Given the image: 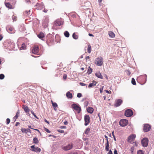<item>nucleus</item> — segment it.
<instances>
[{"label": "nucleus", "instance_id": "obj_41", "mask_svg": "<svg viewBox=\"0 0 154 154\" xmlns=\"http://www.w3.org/2000/svg\"><path fill=\"white\" fill-rule=\"evenodd\" d=\"M82 96V94L80 93H79L77 94V97L79 98L81 97Z\"/></svg>", "mask_w": 154, "mask_h": 154}, {"label": "nucleus", "instance_id": "obj_5", "mask_svg": "<svg viewBox=\"0 0 154 154\" xmlns=\"http://www.w3.org/2000/svg\"><path fill=\"white\" fill-rule=\"evenodd\" d=\"M72 107L74 110L77 111L78 113H79L81 111V107L75 104H73Z\"/></svg>", "mask_w": 154, "mask_h": 154}, {"label": "nucleus", "instance_id": "obj_9", "mask_svg": "<svg viewBox=\"0 0 154 154\" xmlns=\"http://www.w3.org/2000/svg\"><path fill=\"white\" fill-rule=\"evenodd\" d=\"M35 6L36 7L35 8L39 10H41L45 8L44 4L42 2L40 4H37Z\"/></svg>", "mask_w": 154, "mask_h": 154}, {"label": "nucleus", "instance_id": "obj_28", "mask_svg": "<svg viewBox=\"0 0 154 154\" xmlns=\"http://www.w3.org/2000/svg\"><path fill=\"white\" fill-rule=\"evenodd\" d=\"M65 36L66 37H69V32L67 31H66L64 33Z\"/></svg>", "mask_w": 154, "mask_h": 154}, {"label": "nucleus", "instance_id": "obj_19", "mask_svg": "<svg viewBox=\"0 0 154 154\" xmlns=\"http://www.w3.org/2000/svg\"><path fill=\"white\" fill-rule=\"evenodd\" d=\"M51 102L54 109L55 111L57 110V103L55 102H54L52 100H51Z\"/></svg>", "mask_w": 154, "mask_h": 154}, {"label": "nucleus", "instance_id": "obj_58", "mask_svg": "<svg viewBox=\"0 0 154 154\" xmlns=\"http://www.w3.org/2000/svg\"><path fill=\"white\" fill-rule=\"evenodd\" d=\"M104 137H105V138H106V140L107 142V141H108V137L106 135H105Z\"/></svg>", "mask_w": 154, "mask_h": 154}, {"label": "nucleus", "instance_id": "obj_53", "mask_svg": "<svg viewBox=\"0 0 154 154\" xmlns=\"http://www.w3.org/2000/svg\"><path fill=\"white\" fill-rule=\"evenodd\" d=\"M63 123L65 125H67L68 124V122L66 121H65Z\"/></svg>", "mask_w": 154, "mask_h": 154}, {"label": "nucleus", "instance_id": "obj_64", "mask_svg": "<svg viewBox=\"0 0 154 154\" xmlns=\"http://www.w3.org/2000/svg\"><path fill=\"white\" fill-rule=\"evenodd\" d=\"M89 56H86L85 57V59L86 60H87L88 59H89Z\"/></svg>", "mask_w": 154, "mask_h": 154}, {"label": "nucleus", "instance_id": "obj_1", "mask_svg": "<svg viewBox=\"0 0 154 154\" xmlns=\"http://www.w3.org/2000/svg\"><path fill=\"white\" fill-rule=\"evenodd\" d=\"M14 43L10 40H7L4 43V48L6 49L9 50L12 49L14 47Z\"/></svg>", "mask_w": 154, "mask_h": 154}, {"label": "nucleus", "instance_id": "obj_55", "mask_svg": "<svg viewBox=\"0 0 154 154\" xmlns=\"http://www.w3.org/2000/svg\"><path fill=\"white\" fill-rule=\"evenodd\" d=\"M35 147L34 145H32L31 146V148L32 149H35Z\"/></svg>", "mask_w": 154, "mask_h": 154}, {"label": "nucleus", "instance_id": "obj_46", "mask_svg": "<svg viewBox=\"0 0 154 154\" xmlns=\"http://www.w3.org/2000/svg\"><path fill=\"white\" fill-rule=\"evenodd\" d=\"M79 84L80 85H81V86H85L86 85V84L83 83H82V82H80L79 83Z\"/></svg>", "mask_w": 154, "mask_h": 154}, {"label": "nucleus", "instance_id": "obj_21", "mask_svg": "<svg viewBox=\"0 0 154 154\" xmlns=\"http://www.w3.org/2000/svg\"><path fill=\"white\" fill-rule=\"evenodd\" d=\"M31 150L33 152H40L41 150V149L37 147H35V149H32Z\"/></svg>", "mask_w": 154, "mask_h": 154}, {"label": "nucleus", "instance_id": "obj_18", "mask_svg": "<svg viewBox=\"0 0 154 154\" xmlns=\"http://www.w3.org/2000/svg\"><path fill=\"white\" fill-rule=\"evenodd\" d=\"M66 96L69 99H72V94L69 91H68L66 93Z\"/></svg>", "mask_w": 154, "mask_h": 154}, {"label": "nucleus", "instance_id": "obj_17", "mask_svg": "<svg viewBox=\"0 0 154 154\" xmlns=\"http://www.w3.org/2000/svg\"><path fill=\"white\" fill-rule=\"evenodd\" d=\"M21 130L23 133H26L27 132H31V130L29 129H25L21 128Z\"/></svg>", "mask_w": 154, "mask_h": 154}, {"label": "nucleus", "instance_id": "obj_25", "mask_svg": "<svg viewBox=\"0 0 154 154\" xmlns=\"http://www.w3.org/2000/svg\"><path fill=\"white\" fill-rule=\"evenodd\" d=\"M96 85V82L95 81H93L92 83L89 84L88 87L90 88L92 87L95 85Z\"/></svg>", "mask_w": 154, "mask_h": 154}, {"label": "nucleus", "instance_id": "obj_7", "mask_svg": "<svg viewBox=\"0 0 154 154\" xmlns=\"http://www.w3.org/2000/svg\"><path fill=\"white\" fill-rule=\"evenodd\" d=\"M85 125H87L90 122V117L89 115H85L84 116Z\"/></svg>", "mask_w": 154, "mask_h": 154}, {"label": "nucleus", "instance_id": "obj_59", "mask_svg": "<svg viewBox=\"0 0 154 154\" xmlns=\"http://www.w3.org/2000/svg\"><path fill=\"white\" fill-rule=\"evenodd\" d=\"M106 93H108V94H109L110 93V92H111V91H108V90H106Z\"/></svg>", "mask_w": 154, "mask_h": 154}, {"label": "nucleus", "instance_id": "obj_60", "mask_svg": "<svg viewBox=\"0 0 154 154\" xmlns=\"http://www.w3.org/2000/svg\"><path fill=\"white\" fill-rule=\"evenodd\" d=\"M88 35L90 36H92V37H93L94 36V35L91 34V33H89L88 34Z\"/></svg>", "mask_w": 154, "mask_h": 154}, {"label": "nucleus", "instance_id": "obj_3", "mask_svg": "<svg viewBox=\"0 0 154 154\" xmlns=\"http://www.w3.org/2000/svg\"><path fill=\"white\" fill-rule=\"evenodd\" d=\"M141 142L143 146L146 147L148 145V140L147 138H144L141 140Z\"/></svg>", "mask_w": 154, "mask_h": 154}, {"label": "nucleus", "instance_id": "obj_39", "mask_svg": "<svg viewBox=\"0 0 154 154\" xmlns=\"http://www.w3.org/2000/svg\"><path fill=\"white\" fill-rule=\"evenodd\" d=\"M17 17L15 16H12V20L14 21H16L17 20Z\"/></svg>", "mask_w": 154, "mask_h": 154}, {"label": "nucleus", "instance_id": "obj_27", "mask_svg": "<svg viewBox=\"0 0 154 154\" xmlns=\"http://www.w3.org/2000/svg\"><path fill=\"white\" fill-rule=\"evenodd\" d=\"M94 109L93 108L91 107H89L87 109V111L90 113L91 114L93 113Z\"/></svg>", "mask_w": 154, "mask_h": 154}, {"label": "nucleus", "instance_id": "obj_50", "mask_svg": "<svg viewBox=\"0 0 154 154\" xmlns=\"http://www.w3.org/2000/svg\"><path fill=\"white\" fill-rule=\"evenodd\" d=\"M108 154H113L111 150H110L108 152Z\"/></svg>", "mask_w": 154, "mask_h": 154}, {"label": "nucleus", "instance_id": "obj_6", "mask_svg": "<svg viewBox=\"0 0 154 154\" xmlns=\"http://www.w3.org/2000/svg\"><path fill=\"white\" fill-rule=\"evenodd\" d=\"M133 114L132 111L130 109H128L125 110V116L129 117L131 116Z\"/></svg>", "mask_w": 154, "mask_h": 154}, {"label": "nucleus", "instance_id": "obj_61", "mask_svg": "<svg viewBox=\"0 0 154 154\" xmlns=\"http://www.w3.org/2000/svg\"><path fill=\"white\" fill-rule=\"evenodd\" d=\"M20 124V123L18 122H17L16 123V124H15V126H18L19 124Z\"/></svg>", "mask_w": 154, "mask_h": 154}, {"label": "nucleus", "instance_id": "obj_37", "mask_svg": "<svg viewBox=\"0 0 154 154\" xmlns=\"http://www.w3.org/2000/svg\"><path fill=\"white\" fill-rule=\"evenodd\" d=\"M5 77V76L3 74H0V79H4Z\"/></svg>", "mask_w": 154, "mask_h": 154}, {"label": "nucleus", "instance_id": "obj_43", "mask_svg": "<svg viewBox=\"0 0 154 154\" xmlns=\"http://www.w3.org/2000/svg\"><path fill=\"white\" fill-rule=\"evenodd\" d=\"M126 71L128 75H129L131 74V72L129 70H127Z\"/></svg>", "mask_w": 154, "mask_h": 154}, {"label": "nucleus", "instance_id": "obj_8", "mask_svg": "<svg viewBox=\"0 0 154 154\" xmlns=\"http://www.w3.org/2000/svg\"><path fill=\"white\" fill-rule=\"evenodd\" d=\"M73 145L72 143L69 144L68 145L63 146L62 149L65 151H67L71 149L73 147Z\"/></svg>", "mask_w": 154, "mask_h": 154}, {"label": "nucleus", "instance_id": "obj_33", "mask_svg": "<svg viewBox=\"0 0 154 154\" xmlns=\"http://www.w3.org/2000/svg\"><path fill=\"white\" fill-rule=\"evenodd\" d=\"M33 142L36 144L38 143V141L37 138L35 137L33 138Z\"/></svg>", "mask_w": 154, "mask_h": 154}, {"label": "nucleus", "instance_id": "obj_51", "mask_svg": "<svg viewBox=\"0 0 154 154\" xmlns=\"http://www.w3.org/2000/svg\"><path fill=\"white\" fill-rule=\"evenodd\" d=\"M102 0H98V3L100 5H101V2Z\"/></svg>", "mask_w": 154, "mask_h": 154}, {"label": "nucleus", "instance_id": "obj_42", "mask_svg": "<svg viewBox=\"0 0 154 154\" xmlns=\"http://www.w3.org/2000/svg\"><path fill=\"white\" fill-rule=\"evenodd\" d=\"M134 147L132 146L131 148V153H133L134 150Z\"/></svg>", "mask_w": 154, "mask_h": 154}, {"label": "nucleus", "instance_id": "obj_13", "mask_svg": "<svg viewBox=\"0 0 154 154\" xmlns=\"http://www.w3.org/2000/svg\"><path fill=\"white\" fill-rule=\"evenodd\" d=\"M122 101L121 99H118L116 100L114 106L116 107H118L120 106L122 103Z\"/></svg>", "mask_w": 154, "mask_h": 154}, {"label": "nucleus", "instance_id": "obj_62", "mask_svg": "<svg viewBox=\"0 0 154 154\" xmlns=\"http://www.w3.org/2000/svg\"><path fill=\"white\" fill-rule=\"evenodd\" d=\"M2 38L3 36L1 35H0V41L2 40Z\"/></svg>", "mask_w": 154, "mask_h": 154}, {"label": "nucleus", "instance_id": "obj_35", "mask_svg": "<svg viewBox=\"0 0 154 154\" xmlns=\"http://www.w3.org/2000/svg\"><path fill=\"white\" fill-rule=\"evenodd\" d=\"M131 83L133 85H136L135 81L134 78H132Z\"/></svg>", "mask_w": 154, "mask_h": 154}, {"label": "nucleus", "instance_id": "obj_16", "mask_svg": "<svg viewBox=\"0 0 154 154\" xmlns=\"http://www.w3.org/2000/svg\"><path fill=\"white\" fill-rule=\"evenodd\" d=\"M23 108L24 109L25 112L26 113H29V109L28 107L25 105H23Z\"/></svg>", "mask_w": 154, "mask_h": 154}, {"label": "nucleus", "instance_id": "obj_29", "mask_svg": "<svg viewBox=\"0 0 154 154\" xmlns=\"http://www.w3.org/2000/svg\"><path fill=\"white\" fill-rule=\"evenodd\" d=\"M72 37L75 39H77L78 38V35H76L75 33H74L72 34Z\"/></svg>", "mask_w": 154, "mask_h": 154}, {"label": "nucleus", "instance_id": "obj_40", "mask_svg": "<svg viewBox=\"0 0 154 154\" xmlns=\"http://www.w3.org/2000/svg\"><path fill=\"white\" fill-rule=\"evenodd\" d=\"M10 120L9 119L7 118L6 119V124L7 125L8 124L10 123Z\"/></svg>", "mask_w": 154, "mask_h": 154}, {"label": "nucleus", "instance_id": "obj_14", "mask_svg": "<svg viewBox=\"0 0 154 154\" xmlns=\"http://www.w3.org/2000/svg\"><path fill=\"white\" fill-rule=\"evenodd\" d=\"M54 24L56 26H60L63 24V22L60 19H58L54 22Z\"/></svg>", "mask_w": 154, "mask_h": 154}, {"label": "nucleus", "instance_id": "obj_34", "mask_svg": "<svg viewBox=\"0 0 154 154\" xmlns=\"http://www.w3.org/2000/svg\"><path fill=\"white\" fill-rule=\"evenodd\" d=\"M90 131V128H87L85 131L84 132V133L85 134H88Z\"/></svg>", "mask_w": 154, "mask_h": 154}, {"label": "nucleus", "instance_id": "obj_54", "mask_svg": "<svg viewBox=\"0 0 154 154\" xmlns=\"http://www.w3.org/2000/svg\"><path fill=\"white\" fill-rule=\"evenodd\" d=\"M48 11V10L45 8H44V10H43V11L45 13H47Z\"/></svg>", "mask_w": 154, "mask_h": 154}, {"label": "nucleus", "instance_id": "obj_38", "mask_svg": "<svg viewBox=\"0 0 154 154\" xmlns=\"http://www.w3.org/2000/svg\"><path fill=\"white\" fill-rule=\"evenodd\" d=\"M31 112L32 114L35 117L36 119H38V118L37 117L35 114L34 113V112L32 110H31Z\"/></svg>", "mask_w": 154, "mask_h": 154}, {"label": "nucleus", "instance_id": "obj_10", "mask_svg": "<svg viewBox=\"0 0 154 154\" xmlns=\"http://www.w3.org/2000/svg\"><path fill=\"white\" fill-rule=\"evenodd\" d=\"M151 126L148 124L144 125L143 130L145 132L148 131L151 128Z\"/></svg>", "mask_w": 154, "mask_h": 154}, {"label": "nucleus", "instance_id": "obj_15", "mask_svg": "<svg viewBox=\"0 0 154 154\" xmlns=\"http://www.w3.org/2000/svg\"><path fill=\"white\" fill-rule=\"evenodd\" d=\"M6 30L10 33H13L15 32L14 29L12 27H8L6 28Z\"/></svg>", "mask_w": 154, "mask_h": 154}, {"label": "nucleus", "instance_id": "obj_26", "mask_svg": "<svg viewBox=\"0 0 154 154\" xmlns=\"http://www.w3.org/2000/svg\"><path fill=\"white\" fill-rule=\"evenodd\" d=\"M109 36L112 38H113L115 36V34L112 31H109L108 32Z\"/></svg>", "mask_w": 154, "mask_h": 154}, {"label": "nucleus", "instance_id": "obj_32", "mask_svg": "<svg viewBox=\"0 0 154 154\" xmlns=\"http://www.w3.org/2000/svg\"><path fill=\"white\" fill-rule=\"evenodd\" d=\"M91 51V47L90 45H88V48L87 49L88 52L89 53H90Z\"/></svg>", "mask_w": 154, "mask_h": 154}, {"label": "nucleus", "instance_id": "obj_31", "mask_svg": "<svg viewBox=\"0 0 154 154\" xmlns=\"http://www.w3.org/2000/svg\"><path fill=\"white\" fill-rule=\"evenodd\" d=\"M92 69L91 68L90 66H89L88 67V70L87 73H88V74H90L92 72Z\"/></svg>", "mask_w": 154, "mask_h": 154}, {"label": "nucleus", "instance_id": "obj_56", "mask_svg": "<svg viewBox=\"0 0 154 154\" xmlns=\"http://www.w3.org/2000/svg\"><path fill=\"white\" fill-rule=\"evenodd\" d=\"M103 88H100V93H102L103 92Z\"/></svg>", "mask_w": 154, "mask_h": 154}, {"label": "nucleus", "instance_id": "obj_47", "mask_svg": "<svg viewBox=\"0 0 154 154\" xmlns=\"http://www.w3.org/2000/svg\"><path fill=\"white\" fill-rule=\"evenodd\" d=\"M67 77V75L66 74H64L63 75V79H66Z\"/></svg>", "mask_w": 154, "mask_h": 154}, {"label": "nucleus", "instance_id": "obj_49", "mask_svg": "<svg viewBox=\"0 0 154 154\" xmlns=\"http://www.w3.org/2000/svg\"><path fill=\"white\" fill-rule=\"evenodd\" d=\"M60 128L61 129H64V128H66V127L65 126H61L60 127Z\"/></svg>", "mask_w": 154, "mask_h": 154}, {"label": "nucleus", "instance_id": "obj_23", "mask_svg": "<svg viewBox=\"0 0 154 154\" xmlns=\"http://www.w3.org/2000/svg\"><path fill=\"white\" fill-rule=\"evenodd\" d=\"M109 143L108 141L106 142V143L105 144V150L106 151H108L109 150Z\"/></svg>", "mask_w": 154, "mask_h": 154}, {"label": "nucleus", "instance_id": "obj_45", "mask_svg": "<svg viewBox=\"0 0 154 154\" xmlns=\"http://www.w3.org/2000/svg\"><path fill=\"white\" fill-rule=\"evenodd\" d=\"M45 131L47 132L48 133H50V131H49V130L47 128H45Z\"/></svg>", "mask_w": 154, "mask_h": 154}, {"label": "nucleus", "instance_id": "obj_36", "mask_svg": "<svg viewBox=\"0 0 154 154\" xmlns=\"http://www.w3.org/2000/svg\"><path fill=\"white\" fill-rule=\"evenodd\" d=\"M137 154H144L143 152L141 150H139L137 152Z\"/></svg>", "mask_w": 154, "mask_h": 154}, {"label": "nucleus", "instance_id": "obj_20", "mask_svg": "<svg viewBox=\"0 0 154 154\" xmlns=\"http://www.w3.org/2000/svg\"><path fill=\"white\" fill-rule=\"evenodd\" d=\"M5 4L6 6L9 9H13L14 8L12 5L9 2H5Z\"/></svg>", "mask_w": 154, "mask_h": 154}, {"label": "nucleus", "instance_id": "obj_11", "mask_svg": "<svg viewBox=\"0 0 154 154\" xmlns=\"http://www.w3.org/2000/svg\"><path fill=\"white\" fill-rule=\"evenodd\" d=\"M39 48L38 46L34 47L32 49V53L34 54H36L38 52Z\"/></svg>", "mask_w": 154, "mask_h": 154}, {"label": "nucleus", "instance_id": "obj_57", "mask_svg": "<svg viewBox=\"0 0 154 154\" xmlns=\"http://www.w3.org/2000/svg\"><path fill=\"white\" fill-rule=\"evenodd\" d=\"M44 121L45 122L47 123L48 124H49V122L46 119H45Z\"/></svg>", "mask_w": 154, "mask_h": 154}, {"label": "nucleus", "instance_id": "obj_4", "mask_svg": "<svg viewBox=\"0 0 154 154\" xmlns=\"http://www.w3.org/2000/svg\"><path fill=\"white\" fill-rule=\"evenodd\" d=\"M128 121L127 120L125 119H122L119 122V124L122 127H125L127 125Z\"/></svg>", "mask_w": 154, "mask_h": 154}, {"label": "nucleus", "instance_id": "obj_52", "mask_svg": "<svg viewBox=\"0 0 154 154\" xmlns=\"http://www.w3.org/2000/svg\"><path fill=\"white\" fill-rule=\"evenodd\" d=\"M114 154H118L117 153V151L116 149H115V150L114 152Z\"/></svg>", "mask_w": 154, "mask_h": 154}, {"label": "nucleus", "instance_id": "obj_63", "mask_svg": "<svg viewBox=\"0 0 154 154\" xmlns=\"http://www.w3.org/2000/svg\"><path fill=\"white\" fill-rule=\"evenodd\" d=\"M68 154H77L76 152H71Z\"/></svg>", "mask_w": 154, "mask_h": 154}, {"label": "nucleus", "instance_id": "obj_12", "mask_svg": "<svg viewBox=\"0 0 154 154\" xmlns=\"http://www.w3.org/2000/svg\"><path fill=\"white\" fill-rule=\"evenodd\" d=\"M135 137L136 135L135 134H131L128 137V141L129 142H131Z\"/></svg>", "mask_w": 154, "mask_h": 154}, {"label": "nucleus", "instance_id": "obj_30", "mask_svg": "<svg viewBox=\"0 0 154 154\" xmlns=\"http://www.w3.org/2000/svg\"><path fill=\"white\" fill-rule=\"evenodd\" d=\"M26 46L25 44L23 43L22 44L21 47L20 48V50H24L26 49Z\"/></svg>", "mask_w": 154, "mask_h": 154}, {"label": "nucleus", "instance_id": "obj_24", "mask_svg": "<svg viewBox=\"0 0 154 154\" xmlns=\"http://www.w3.org/2000/svg\"><path fill=\"white\" fill-rule=\"evenodd\" d=\"M95 75L97 77L99 78H100L101 79H103V77L101 73L99 72L96 73L95 74Z\"/></svg>", "mask_w": 154, "mask_h": 154}, {"label": "nucleus", "instance_id": "obj_48", "mask_svg": "<svg viewBox=\"0 0 154 154\" xmlns=\"http://www.w3.org/2000/svg\"><path fill=\"white\" fill-rule=\"evenodd\" d=\"M17 113H18V112H17L16 115L14 117V119H16L18 117V116H17Z\"/></svg>", "mask_w": 154, "mask_h": 154}, {"label": "nucleus", "instance_id": "obj_22", "mask_svg": "<svg viewBox=\"0 0 154 154\" xmlns=\"http://www.w3.org/2000/svg\"><path fill=\"white\" fill-rule=\"evenodd\" d=\"M37 36L39 38L42 40V38L45 37V35L43 33L41 32L37 35Z\"/></svg>", "mask_w": 154, "mask_h": 154}, {"label": "nucleus", "instance_id": "obj_2", "mask_svg": "<svg viewBox=\"0 0 154 154\" xmlns=\"http://www.w3.org/2000/svg\"><path fill=\"white\" fill-rule=\"evenodd\" d=\"M96 64L99 66H101L103 63V58L100 57L96 58L95 60Z\"/></svg>", "mask_w": 154, "mask_h": 154}, {"label": "nucleus", "instance_id": "obj_44", "mask_svg": "<svg viewBox=\"0 0 154 154\" xmlns=\"http://www.w3.org/2000/svg\"><path fill=\"white\" fill-rule=\"evenodd\" d=\"M57 131L61 133H63L64 132V131L62 130H58Z\"/></svg>", "mask_w": 154, "mask_h": 154}]
</instances>
